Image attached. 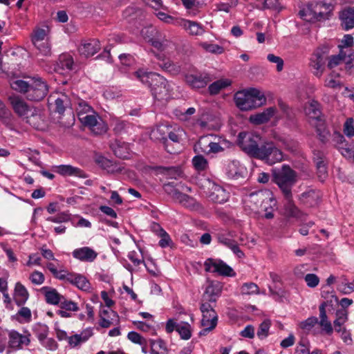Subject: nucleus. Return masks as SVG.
I'll return each instance as SVG.
<instances>
[{
    "label": "nucleus",
    "instance_id": "1",
    "mask_svg": "<svg viewBox=\"0 0 354 354\" xmlns=\"http://www.w3.org/2000/svg\"><path fill=\"white\" fill-rule=\"evenodd\" d=\"M245 153L270 165L283 160L282 151L273 142H262L257 135L250 136L245 145Z\"/></svg>",
    "mask_w": 354,
    "mask_h": 354
},
{
    "label": "nucleus",
    "instance_id": "2",
    "mask_svg": "<svg viewBox=\"0 0 354 354\" xmlns=\"http://www.w3.org/2000/svg\"><path fill=\"white\" fill-rule=\"evenodd\" d=\"M134 76L143 84L150 88L154 100L166 102L171 97V87L163 76L157 73L147 72L139 69L134 73Z\"/></svg>",
    "mask_w": 354,
    "mask_h": 354
},
{
    "label": "nucleus",
    "instance_id": "3",
    "mask_svg": "<svg viewBox=\"0 0 354 354\" xmlns=\"http://www.w3.org/2000/svg\"><path fill=\"white\" fill-rule=\"evenodd\" d=\"M11 88L17 92L23 93L31 101H40L48 93V86L39 77H33L28 81L17 80L10 83Z\"/></svg>",
    "mask_w": 354,
    "mask_h": 354
},
{
    "label": "nucleus",
    "instance_id": "4",
    "mask_svg": "<svg viewBox=\"0 0 354 354\" xmlns=\"http://www.w3.org/2000/svg\"><path fill=\"white\" fill-rule=\"evenodd\" d=\"M272 180L277 184L283 196H290L292 187L297 182V173L289 165L272 170Z\"/></svg>",
    "mask_w": 354,
    "mask_h": 354
},
{
    "label": "nucleus",
    "instance_id": "5",
    "mask_svg": "<svg viewBox=\"0 0 354 354\" xmlns=\"http://www.w3.org/2000/svg\"><path fill=\"white\" fill-rule=\"evenodd\" d=\"M204 266L206 272L217 273L225 277L235 276L233 269L221 259L208 258L205 261Z\"/></svg>",
    "mask_w": 354,
    "mask_h": 354
},
{
    "label": "nucleus",
    "instance_id": "6",
    "mask_svg": "<svg viewBox=\"0 0 354 354\" xmlns=\"http://www.w3.org/2000/svg\"><path fill=\"white\" fill-rule=\"evenodd\" d=\"M266 103L265 95L256 88L245 89V111L260 107Z\"/></svg>",
    "mask_w": 354,
    "mask_h": 354
},
{
    "label": "nucleus",
    "instance_id": "7",
    "mask_svg": "<svg viewBox=\"0 0 354 354\" xmlns=\"http://www.w3.org/2000/svg\"><path fill=\"white\" fill-rule=\"evenodd\" d=\"M269 189H261L250 193L245 198V212L248 209L255 214L261 212V207Z\"/></svg>",
    "mask_w": 354,
    "mask_h": 354
},
{
    "label": "nucleus",
    "instance_id": "8",
    "mask_svg": "<svg viewBox=\"0 0 354 354\" xmlns=\"http://www.w3.org/2000/svg\"><path fill=\"white\" fill-rule=\"evenodd\" d=\"M80 122L89 129L95 134H102L106 132L107 127L98 114L94 111V113H88L79 118Z\"/></svg>",
    "mask_w": 354,
    "mask_h": 354
},
{
    "label": "nucleus",
    "instance_id": "9",
    "mask_svg": "<svg viewBox=\"0 0 354 354\" xmlns=\"http://www.w3.org/2000/svg\"><path fill=\"white\" fill-rule=\"evenodd\" d=\"M214 78L213 75L206 72L188 73L185 76L186 83L193 88H204Z\"/></svg>",
    "mask_w": 354,
    "mask_h": 354
},
{
    "label": "nucleus",
    "instance_id": "10",
    "mask_svg": "<svg viewBox=\"0 0 354 354\" xmlns=\"http://www.w3.org/2000/svg\"><path fill=\"white\" fill-rule=\"evenodd\" d=\"M312 4V8L308 10L313 12V19L317 21L328 19L334 8L333 3L330 0H324Z\"/></svg>",
    "mask_w": 354,
    "mask_h": 354
},
{
    "label": "nucleus",
    "instance_id": "11",
    "mask_svg": "<svg viewBox=\"0 0 354 354\" xmlns=\"http://www.w3.org/2000/svg\"><path fill=\"white\" fill-rule=\"evenodd\" d=\"M328 53V48L326 46H323L318 48L312 55L310 66L315 70L314 73L317 76L322 74Z\"/></svg>",
    "mask_w": 354,
    "mask_h": 354
},
{
    "label": "nucleus",
    "instance_id": "12",
    "mask_svg": "<svg viewBox=\"0 0 354 354\" xmlns=\"http://www.w3.org/2000/svg\"><path fill=\"white\" fill-rule=\"evenodd\" d=\"M30 334L22 335L16 330H11L9 334L8 346L14 350L22 349L23 346H28L30 343Z\"/></svg>",
    "mask_w": 354,
    "mask_h": 354
},
{
    "label": "nucleus",
    "instance_id": "13",
    "mask_svg": "<svg viewBox=\"0 0 354 354\" xmlns=\"http://www.w3.org/2000/svg\"><path fill=\"white\" fill-rule=\"evenodd\" d=\"M322 195L319 190L309 189L300 194L299 200L308 207H314L321 201Z\"/></svg>",
    "mask_w": 354,
    "mask_h": 354
},
{
    "label": "nucleus",
    "instance_id": "14",
    "mask_svg": "<svg viewBox=\"0 0 354 354\" xmlns=\"http://www.w3.org/2000/svg\"><path fill=\"white\" fill-rule=\"evenodd\" d=\"M277 201L273 193L268 190V194H266L265 201L261 207V212H264L263 217L266 219H272L274 216L273 213L277 207Z\"/></svg>",
    "mask_w": 354,
    "mask_h": 354
},
{
    "label": "nucleus",
    "instance_id": "15",
    "mask_svg": "<svg viewBox=\"0 0 354 354\" xmlns=\"http://www.w3.org/2000/svg\"><path fill=\"white\" fill-rule=\"evenodd\" d=\"M10 103L15 112L21 117H24L29 115L31 111L34 109L33 106H29L24 100L19 97H10Z\"/></svg>",
    "mask_w": 354,
    "mask_h": 354
},
{
    "label": "nucleus",
    "instance_id": "16",
    "mask_svg": "<svg viewBox=\"0 0 354 354\" xmlns=\"http://www.w3.org/2000/svg\"><path fill=\"white\" fill-rule=\"evenodd\" d=\"M169 127L167 125H158L154 128L151 133L150 138L155 141L162 142L166 150L169 153H172L169 149H167V135L169 133Z\"/></svg>",
    "mask_w": 354,
    "mask_h": 354
},
{
    "label": "nucleus",
    "instance_id": "17",
    "mask_svg": "<svg viewBox=\"0 0 354 354\" xmlns=\"http://www.w3.org/2000/svg\"><path fill=\"white\" fill-rule=\"evenodd\" d=\"M275 107H269L263 112L252 114L249 118V121L255 125L262 124L268 122L276 113Z\"/></svg>",
    "mask_w": 354,
    "mask_h": 354
},
{
    "label": "nucleus",
    "instance_id": "18",
    "mask_svg": "<svg viewBox=\"0 0 354 354\" xmlns=\"http://www.w3.org/2000/svg\"><path fill=\"white\" fill-rule=\"evenodd\" d=\"M55 171L62 176H74L82 178H85L87 175L84 171L78 167L70 165H61L55 167Z\"/></svg>",
    "mask_w": 354,
    "mask_h": 354
},
{
    "label": "nucleus",
    "instance_id": "19",
    "mask_svg": "<svg viewBox=\"0 0 354 354\" xmlns=\"http://www.w3.org/2000/svg\"><path fill=\"white\" fill-rule=\"evenodd\" d=\"M73 256L74 258L81 261L92 262L97 257V253L89 247H83L73 250Z\"/></svg>",
    "mask_w": 354,
    "mask_h": 354
},
{
    "label": "nucleus",
    "instance_id": "20",
    "mask_svg": "<svg viewBox=\"0 0 354 354\" xmlns=\"http://www.w3.org/2000/svg\"><path fill=\"white\" fill-rule=\"evenodd\" d=\"M100 49V41L96 39H91L86 42L82 43L78 48L81 55L85 57L93 56Z\"/></svg>",
    "mask_w": 354,
    "mask_h": 354
},
{
    "label": "nucleus",
    "instance_id": "21",
    "mask_svg": "<svg viewBox=\"0 0 354 354\" xmlns=\"http://www.w3.org/2000/svg\"><path fill=\"white\" fill-rule=\"evenodd\" d=\"M96 162L109 174L121 173L123 169V167L121 165L109 160L104 156H99L96 159Z\"/></svg>",
    "mask_w": 354,
    "mask_h": 354
},
{
    "label": "nucleus",
    "instance_id": "22",
    "mask_svg": "<svg viewBox=\"0 0 354 354\" xmlns=\"http://www.w3.org/2000/svg\"><path fill=\"white\" fill-rule=\"evenodd\" d=\"M339 18L344 30L354 27V7H348L339 13Z\"/></svg>",
    "mask_w": 354,
    "mask_h": 354
},
{
    "label": "nucleus",
    "instance_id": "23",
    "mask_svg": "<svg viewBox=\"0 0 354 354\" xmlns=\"http://www.w3.org/2000/svg\"><path fill=\"white\" fill-rule=\"evenodd\" d=\"M326 303L324 301L319 307L320 321H318V324L326 334L331 335L333 333V328L330 322L328 320V317L326 312Z\"/></svg>",
    "mask_w": 354,
    "mask_h": 354
},
{
    "label": "nucleus",
    "instance_id": "24",
    "mask_svg": "<svg viewBox=\"0 0 354 354\" xmlns=\"http://www.w3.org/2000/svg\"><path fill=\"white\" fill-rule=\"evenodd\" d=\"M151 44L156 48L161 51H166L172 49L174 46V44L167 39L165 36H162L161 34L156 38H151L149 41Z\"/></svg>",
    "mask_w": 354,
    "mask_h": 354
},
{
    "label": "nucleus",
    "instance_id": "25",
    "mask_svg": "<svg viewBox=\"0 0 354 354\" xmlns=\"http://www.w3.org/2000/svg\"><path fill=\"white\" fill-rule=\"evenodd\" d=\"M41 290L44 292L46 301L49 304L58 305L64 299V296L55 288L45 286L41 288Z\"/></svg>",
    "mask_w": 354,
    "mask_h": 354
},
{
    "label": "nucleus",
    "instance_id": "26",
    "mask_svg": "<svg viewBox=\"0 0 354 354\" xmlns=\"http://www.w3.org/2000/svg\"><path fill=\"white\" fill-rule=\"evenodd\" d=\"M29 293L26 287L17 282L15 287V301L18 306H23L28 299Z\"/></svg>",
    "mask_w": 354,
    "mask_h": 354
},
{
    "label": "nucleus",
    "instance_id": "27",
    "mask_svg": "<svg viewBox=\"0 0 354 354\" xmlns=\"http://www.w3.org/2000/svg\"><path fill=\"white\" fill-rule=\"evenodd\" d=\"M180 24L192 35H201L205 32L203 27L196 21L182 19Z\"/></svg>",
    "mask_w": 354,
    "mask_h": 354
},
{
    "label": "nucleus",
    "instance_id": "28",
    "mask_svg": "<svg viewBox=\"0 0 354 354\" xmlns=\"http://www.w3.org/2000/svg\"><path fill=\"white\" fill-rule=\"evenodd\" d=\"M25 120L27 123L36 129H41L44 124L43 118L39 111L36 109L35 107L29 115L26 116Z\"/></svg>",
    "mask_w": 354,
    "mask_h": 354
},
{
    "label": "nucleus",
    "instance_id": "29",
    "mask_svg": "<svg viewBox=\"0 0 354 354\" xmlns=\"http://www.w3.org/2000/svg\"><path fill=\"white\" fill-rule=\"evenodd\" d=\"M73 105L75 106L78 119L88 113H94L93 107L84 100L77 99Z\"/></svg>",
    "mask_w": 354,
    "mask_h": 354
},
{
    "label": "nucleus",
    "instance_id": "30",
    "mask_svg": "<svg viewBox=\"0 0 354 354\" xmlns=\"http://www.w3.org/2000/svg\"><path fill=\"white\" fill-rule=\"evenodd\" d=\"M283 198L286 201L283 205L285 216L287 217H298L300 211L294 203L292 194H290V196H283Z\"/></svg>",
    "mask_w": 354,
    "mask_h": 354
},
{
    "label": "nucleus",
    "instance_id": "31",
    "mask_svg": "<svg viewBox=\"0 0 354 354\" xmlns=\"http://www.w3.org/2000/svg\"><path fill=\"white\" fill-rule=\"evenodd\" d=\"M210 199L216 203H223L227 199V194L221 186L214 185L209 194Z\"/></svg>",
    "mask_w": 354,
    "mask_h": 354
},
{
    "label": "nucleus",
    "instance_id": "32",
    "mask_svg": "<svg viewBox=\"0 0 354 354\" xmlns=\"http://www.w3.org/2000/svg\"><path fill=\"white\" fill-rule=\"evenodd\" d=\"M216 237L220 243L231 249L234 254L239 256L242 254L237 243L234 240L232 239L228 235L225 234H218Z\"/></svg>",
    "mask_w": 354,
    "mask_h": 354
},
{
    "label": "nucleus",
    "instance_id": "33",
    "mask_svg": "<svg viewBox=\"0 0 354 354\" xmlns=\"http://www.w3.org/2000/svg\"><path fill=\"white\" fill-rule=\"evenodd\" d=\"M68 282L79 289L86 291L91 288V284L86 278L81 274H75L71 273Z\"/></svg>",
    "mask_w": 354,
    "mask_h": 354
},
{
    "label": "nucleus",
    "instance_id": "34",
    "mask_svg": "<svg viewBox=\"0 0 354 354\" xmlns=\"http://www.w3.org/2000/svg\"><path fill=\"white\" fill-rule=\"evenodd\" d=\"M111 148L114 154L117 157L121 159L129 158L130 149L127 144L124 142H115L114 144L111 145Z\"/></svg>",
    "mask_w": 354,
    "mask_h": 354
},
{
    "label": "nucleus",
    "instance_id": "35",
    "mask_svg": "<svg viewBox=\"0 0 354 354\" xmlns=\"http://www.w3.org/2000/svg\"><path fill=\"white\" fill-rule=\"evenodd\" d=\"M158 65L163 71L176 75L180 73L181 66L178 63L174 62L173 61L168 59L167 60H163L162 62H158Z\"/></svg>",
    "mask_w": 354,
    "mask_h": 354
},
{
    "label": "nucleus",
    "instance_id": "36",
    "mask_svg": "<svg viewBox=\"0 0 354 354\" xmlns=\"http://www.w3.org/2000/svg\"><path fill=\"white\" fill-rule=\"evenodd\" d=\"M55 111L62 114L66 108L73 106L69 97L65 94H61L55 100Z\"/></svg>",
    "mask_w": 354,
    "mask_h": 354
},
{
    "label": "nucleus",
    "instance_id": "37",
    "mask_svg": "<svg viewBox=\"0 0 354 354\" xmlns=\"http://www.w3.org/2000/svg\"><path fill=\"white\" fill-rule=\"evenodd\" d=\"M165 189L174 201L179 203L180 204L188 196L187 194H183L178 189H176L174 187L173 183H171L165 185Z\"/></svg>",
    "mask_w": 354,
    "mask_h": 354
},
{
    "label": "nucleus",
    "instance_id": "38",
    "mask_svg": "<svg viewBox=\"0 0 354 354\" xmlns=\"http://www.w3.org/2000/svg\"><path fill=\"white\" fill-rule=\"evenodd\" d=\"M227 176L234 180L240 178L242 176L241 165L239 161L232 160L227 166Z\"/></svg>",
    "mask_w": 354,
    "mask_h": 354
},
{
    "label": "nucleus",
    "instance_id": "39",
    "mask_svg": "<svg viewBox=\"0 0 354 354\" xmlns=\"http://www.w3.org/2000/svg\"><path fill=\"white\" fill-rule=\"evenodd\" d=\"M133 128V124L126 120H116L114 122L113 131L117 135L127 133Z\"/></svg>",
    "mask_w": 354,
    "mask_h": 354
},
{
    "label": "nucleus",
    "instance_id": "40",
    "mask_svg": "<svg viewBox=\"0 0 354 354\" xmlns=\"http://www.w3.org/2000/svg\"><path fill=\"white\" fill-rule=\"evenodd\" d=\"M231 84V82L227 79H221L212 83L208 90L211 95H216L223 88H225Z\"/></svg>",
    "mask_w": 354,
    "mask_h": 354
},
{
    "label": "nucleus",
    "instance_id": "41",
    "mask_svg": "<svg viewBox=\"0 0 354 354\" xmlns=\"http://www.w3.org/2000/svg\"><path fill=\"white\" fill-rule=\"evenodd\" d=\"M150 344L151 354H167V347L162 339L151 340Z\"/></svg>",
    "mask_w": 354,
    "mask_h": 354
},
{
    "label": "nucleus",
    "instance_id": "42",
    "mask_svg": "<svg viewBox=\"0 0 354 354\" xmlns=\"http://www.w3.org/2000/svg\"><path fill=\"white\" fill-rule=\"evenodd\" d=\"M74 61L71 55L62 54L59 57L58 65L62 69L71 71L73 69Z\"/></svg>",
    "mask_w": 354,
    "mask_h": 354
},
{
    "label": "nucleus",
    "instance_id": "43",
    "mask_svg": "<svg viewBox=\"0 0 354 354\" xmlns=\"http://www.w3.org/2000/svg\"><path fill=\"white\" fill-rule=\"evenodd\" d=\"M346 53H347V51H346V50L341 48L339 53L338 55H333L330 57V58L328 61V67L331 69V68L338 66L341 63L342 61L345 62Z\"/></svg>",
    "mask_w": 354,
    "mask_h": 354
},
{
    "label": "nucleus",
    "instance_id": "44",
    "mask_svg": "<svg viewBox=\"0 0 354 354\" xmlns=\"http://www.w3.org/2000/svg\"><path fill=\"white\" fill-rule=\"evenodd\" d=\"M192 164L198 171H205L208 167V162L202 155L195 156L192 159Z\"/></svg>",
    "mask_w": 354,
    "mask_h": 354
},
{
    "label": "nucleus",
    "instance_id": "45",
    "mask_svg": "<svg viewBox=\"0 0 354 354\" xmlns=\"http://www.w3.org/2000/svg\"><path fill=\"white\" fill-rule=\"evenodd\" d=\"M217 321H212L210 319L202 318L201 325L203 329L199 332V336L206 335L209 332L215 328Z\"/></svg>",
    "mask_w": 354,
    "mask_h": 354
},
{
    "label": "nucleus",
    "instance_id": "46",
    "mask_svg": "<svg viewBox=\"0 0 354 354\" xmlns=\"http://www.w3.org/2000/svg\"><path fill=\"white\" fill-rule=\"evenodd\" d=\"M230 145L231 144L229 142L224 140L221 142H210L208 144L209 149L207 153H209L221 152L224 151L225 147L228 148L230 147Z\"/></svg>",
    "mask_w": 354,
    "mask_h": 354
},
{
    "label": "nucleus",
    "instance_id": "47",
    "mask_svg": "<svg viewBox=\"0 0 354 354\" xmlns=\"http://www.w3.org/2000/svg\"><path fill=\"white\" fill-rule=\"evenodd\" d=\"M33 331L40 342L44 341L48 333V327L46 324H37L34 326Z\"/></svg>",
    "mask_w": 354,
    "mask_h": 354
},
{
    "label": "nucleus",
    "instance_id": "48",
    "mask_svg": "<svg viewBox=\"0 0 354 354\" xmlns=\"http://www.w3.org/2000/svg\"><path fill=\"white\" fill-rule=\"evenodd\" d=\"M218 290L213 285H209L206 288V290L203 294V301H209L212 303H215L216 301V296L218 294Z\"/></svg>",
    "mask_w": 354,
    "mask_h": 354
},
{
    "label": "nucleus",
    "instance_id": "49",
    "mask_svg": "<svg viewBox=\"0 0 354 354\" xmlns=\"http://www.w3.org/2000/svg\"><path fill=\"white\" fill-rule=\"evenodd\" d=\"M278 106L280 108L281 111L283 113L286 119L292 122H294L295 114L292 109L289 107L288 104H286L281 100H278Z\"/></svg>",
    "mask_w": 354,
    "mask_h": 354
},
{
    "label": "nucleus",
    "instance_id": "50",
    "mask_svg": "<svg viewBox=\"0 0 354 354\" xmlns=\"http://www.w3.org/2000/svg\"><path fill=\"white\" fill-rule=\"evenodd\" d=\"M183 339H189L192 336L191 326L187 322H182L176 328Z\"/></svg>",
    "mask_w": 354,
    "mask_h": 354
},
{
    "label": "nucleus",
    "instance_id": "51",
    "mask_svg": "<svg viewBox=\"0 0 354 354\" xmlns=\"http://www.w3.org/2000/svg\"><path fill=\"white\" fill-rule=\"evenodd\" d=\"M347 320V314L345 311H337V319L333 322L334 327L335 331L337 333L342 332L343 328H342V326L344 325V324Z\"/></svg>",
    "mask_w": 354,
    "mask_h": 354
},
{
    "label": "nucleus",
    "instance_id": "52",
    "mask_svg": "<svg viewBox=\"0 0 354 354\" xmlns=\"http://www.w3.org/2000/svg\"><path fill=\"white\" fill-rule=\"evenodd\" d=\"M153 170L159 174L171 175V178H176L175 175H179L180 171L175 167H162L157 166L153 168Z\"/></svg>",
    "mask_w": 354,
    "mask_h": 354
},
{
    "label": "nucleus",
    "instance_id": "53",
    "mask_svg": "<svg viewBox=\"0 0 354 354\" xmlns=\"http://www.w3.org/2000/svg\"><path fill=\"white\" fill-rule=\"evenodd\" d=\"M109 314H115L114 311L109 310H102L100 313V325L102 328H109L112 324V322L109 320Z\"/></svg>",
    "mask_w": 354,
    "mask_h": 354
},
{
    "label": "nucleus",
    "instance_id": "54",
    "mask_svg": "<svg viewBox=\"0 0 354 354\" xmlns=\"http://www.w3.org/2000/svg\"><path fill=\"white\" fill-rule=\"evenodd\" d=\"M270 325H271V323L269 319L264 320L259 325L257 333V337L259 339H263L268 335Z\"/></svg>",
    "mask_w": 354,
    "mask_h": 354
},
{
    "label": "nucleus",
    "instance_id": "55",
    "mask_svg": "<svg viewBox=\"0 0 354 354\" xmlns=\"http://www.w3.org/2000/svg\"><path fill=\"white\" fill-rule=\"evenodd\" d=\"M180 205L192 210H198L201 208V205L189 195L182 201Z\"/></svg>",
    "mask_w": 354,
    "mask_h": 354
},
{
    "label": "nucleus",
    "instance_id": "56",
    "mask_svg": "<svg viewBox=\"0 0 354 354\" xmlns=\"http://www.w3.org/2000/svg\"><path fill=\"white\" fill-rule=\"evenodd\" d=\"M39 53L45 56L50 55V46L47 40L32 44Z\"/></svg>",
    "mask_w": 354,
    "mask_h": 354
},
{
    "label": "nucleus",
    "instance_id": "57",
    "mask_svg": "<svg viewBox=\"0 0 354 354\" xmlns=\"http://www.w3.org/2000/svg\"><path fill=\"white\" fill-rule=\"evenodd\" d=\"M319 104L316 102H312L308 107L306 108V113L309 117L318 120L321 115V111L318 107Z\"/></svg>",
    "mask_w": 354,
    "mask_h": 354
},
{
    "label": "nucleus",
    "instance_id": "58",
    "mask_svg": "<svg viewBox=\"0 0 354 354\" xmlns=\"http://www.w3.org/2000/svg\"><path fill=\"white\" fill-rule=\"evenodd\" d=\"M317 324H318V318L316 317H310L300 322L299 326L306 331H310Z\"/></svg>",
    "mask_w": 354,
    "mask_h": 354
},
{
    "label": "nucleus",
    "instance_id": "59",
    "mask_svg": "<svg viewBox=\"0 0 354 354\" xmlns=\"http://www.w3.org/2000/svg\"><path fill=\"white\" fill-rule=\"evenodd\" d=\"M59 306L62 309L68 311H77L79 308L77 304L71 300H67L64 297L59 303Z\"/></svg>",
    "mask_w": 354,
    "mask_h": 354
},
{
    "label": "nucleus",
    "instance_id": "60",
    "mask_svg": "<svg viewBox=\"0 0 354 354\" xmlns=\"http://www.w3.org/2000/svg\"><path fill=\"white\" fill-rule=\"evenodd\" d=\"M347 51L345 58L346 68L350 72L354 71V51L351 49H346Z\"/></svg>",
    "mask_w": 354,
    "mask_h": 354
},
{
    "label": "nucleus",
    "instance_id": "61",
    "mask_svg": "<svg viewBox=\"0 0 354 354\" xmlns=\"http://www.w3.org/2000/svg\"><path fill=\"white\" fill-rule=\"evenodd\" d=\"M128 339L135 344L140 345L147 344L146 339L143 338L139 333L135 331H131L127 335Z\"/></svg>",
    "mask_w": 354,
    "mask_h": 354
},
{
    "label": "nucleus",
    "instance_id": "62",
    "mask_svg": "<svg viewBox=\"0 0 354 354\" xmlns=\"http://www.w3.org/2000/svg\"><path fill=\"white\" fill-rule=\"evenodd\" d=\"M70 214L66 212H61L55 216H50L47 218L48 221L53 223H64L70 220Z\"/></svg>",
    "mask_w": 354,
    "mask_h": 354
},
{
    "label": "nucleus",
    "instance_id": "63",
    "mask_svg": "<svg viewBox=\"0 0 354 354\" xmlns=\"http://www.w3.org/2000/svg\"><path fill=\"white\" fill-rule=\"evenodd\" d=\"M29 279L33 284L41 285L44 283L45 278L44 275L39 271H34L29 277Z\"/></svg>",
    "mask_w": 354,
    "mask_h": 354
},
{
    "label": "nucleus",
    "instance_id": "64",
    "mask_svg": "<svg viewBox=\"0 0 354 354\" xmlns=\"http://www.w3.org/2000/svg\"><path fill=\"white\" fill-rule=\"evenodd\" d=\"M46 32L44 29L38 28L33 32L32 35V43L42 41L45 39Z\"/></svg>",
    "mask_w": 354,
    "mask_h": 354
}]
</instances>
